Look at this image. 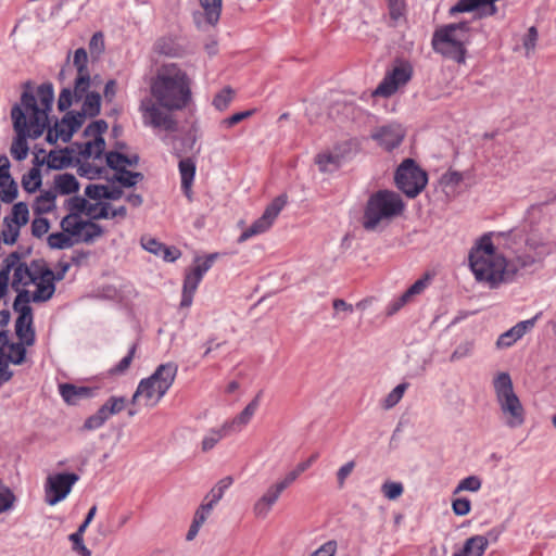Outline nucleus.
Instances as JSON below:
<instances>
[{
    "mask_svg": "<svg viewBox=\"0 0 556 556\" xmlns=\"http://www.w3.org/2000/svg\"><path fill=\"white\" fill-rule=\"evenodd\" d=\"M151 94L155 99L140 105L143 124L155 129L175 132L178 122L172 111L185 109L191 100L190 80L177 64H164L151 84Z\"/></svg>",
    "mask_w": 556,
    "mask_h": 556,
    "instance_id": "1",
    "label": "nucleus"
},
{
    "mask_svg": "<svg viewBox=\"0 0 556 556\" xmlns=\"http://www.w3.org/2000/svg\"><path fill=\"white\" fill-rule=\"evenodd\" d=\"M468 261L475 278L488 283L492 289L533 274L543 263L527 251L519 252L507 260L496 251L492 242V233H484L476 242L470 249Z\"/></svg>",
    "mask_w": 556,
    "mask_h": 556,
    "instance_id": "2",
    "label": "nucleus"
},
{
    "mask_svg": "<svg viewBox=\"0 0 556 556\" xmlns=\"http://www.w3.org/2000/svg\"><path fill=\"white\" fill-rule=\"evenodd\" d=\"M404 210L405 203L399 193L387 189L378 190L366 202L362 226L367 231H376L401 216Z\"/></svg>",
    "mask_w": 556,
    "mask_h": 556,
    "instance_id": "3",
    "label": "nucleus"
},
{
    "mask_svg": "<svg viewBox=\"0 0 556 556\" xmlns=\"http://www.w3.org/2000/svg\"><path fill=\"white\" fill-rule=\"evenodd\" d=\"M469 22L444 25L434 30L431 39L432 49L446 59L464 64L467 45L470 42Z\"/></svg>",
    "mask_w": 556,
    "mask_h": 556,
    "instance_id": "4",
    "label": "nucleus"
},
{
    "mask_svg": "<svg viewBox=\"0 0 556 556\" xmlns=\"http://www.w3.org/2000/svg\"><path fill=\"white\" fill-rule=\"evenodd\" d=\"M37 97L41 108H39L37 104L30 81H26L24 84V91L21 96V105L26 112L30 113L28 122H30L34 128V137H40L48 125V115L52 110L54 100L53 85L51 83L41 84L37 88Z\"/></svg>",
    "mask_w": 556,
    "mask_h": 556,
    "instance_id": "5",
    "label": "nucleus"
},
{
    "mask_svg": "<svg viewBox=\"0 0 556 556\" xmlns=\"http://www.w3.org/2000/svg\"><path fill=\"white\" fill-rule=\"evenodd\" d=\"M177 372L178 365L174 362L159 365L150 377L140 380L131 403L142 399L147 406L156 405L173 386Z\"/></svg>",
    "mask_w": 556,
    "mask_h": 556,
    "instance_id": "6",
    "label": "nucleus"
},
{
    "mask_svg": "<svg viewBox=\"0 0 556 556\" xmlns=\"http://www.w3.org/2000/svg\"><path fill=\"white\" fill-rule=\"evenodd\" d=\"M493 387L504 424L510 429L521 427L526 420V410L514 391L509 374L500 372L493 380Z\"/></svg>",
    "mask_w": 556,
    "mask_h": 556,
    "instance_id": "7",
    "label": "nucleus"
},
{
    "mask_svg": "<svg viewBox=\"0 0 556 556\" xmlns=\"http://www.w3.org/2000/svg\"><path fill=\"white\" fill-rule=\"evenodd\" d=\"M395 185L408 198L417 197L428 182L427 173L414 160L406 159L395 172Z\"/></svg>",
    "mask_w": 556,
    "mask_h": 556,
    "instance_id": "8",
    "label": "nucleus"
},
{
    "mask_svg": "<svg viewBox=\"0 0 556 556\" xmlns=\"http://www.w3.org/2000/svg\"><path fill=\"white\" fill-rule=\"evenodd\" d=\"M11 117L14 130L16 131V138L12 142L10 152L16 161H23L27 157L29 151L27 138L30 137L33 139H37L38 137H34V128L30 122L27 121L25 111L21 105L15 104L12 108Z\"/></svg>",
    "mask_w": 556,
    "mask_h": 556,
    "instance_id": "9",
    "label": "nucleus"
},
{
    "mask_svg": "<svg viewBox=\"0 0 556 556\" xmlns=\"http://www.w3.org/2000/svg\"><path fill=\"white\" fill-rule=\"evenodd\" d=\"M217 253L207 255L203 261L197 258V264L192 269L186 271L182 295L180 301L181 307H190L193 301V295L200 285L204 274L212 267L214 261L217 258Z\"/></svg>",
    "mask_w": 556,
    "mask_h": 556,
    "instance_id": "10",
    "label": "nucleus"
},
{
    "mask_svg": "<svg viewBox=\"0 0 556 556\" xmlns=\"http://www.w3.org/2000/svg\"><path fill=\"white\" fill-rule=\"evenodd\" d=\"M78 480L79 476L74 472H62L49 476L45 485L46 503L53 506L63 501L71 493L72 488Z\"/></svg>",
    "mask_w": 556,
    "mask_h": 556,
    "instance_id": "11",
    "label": "nucleus"
},
{
    "mask_svg": "<svg viewBox=\"0 0 556 556\" xmlns=\"http://www.w3.org/2000/svg\"><path fill=\"white\" fill-rule=\"evenodd\" d=\"M287 203V197L281 194L273 200L265 208L263 215L248 227L239 237L238 242H244L248 239L267 231L277 218Z\"/></svg>",
    "mask_w": 556,
    "mask_h": 556,
    "instance_id": "12",
    "label": "nucleus"
},
{
    "mask_svg": "<svg viewBox=\"0 0 556 556\" xmlns=\"http://www.w3.org/2000/svg\"><path fill=\"white\" fill-rule=\"evenodd\" d=\"M33 267H38L36 276V290L31 300L36 303L50 300L55 292V281L53 280V270L46 266L41 261H33Z\"/></svg>",
    "mask_w": 556,
    "mask_h": 556,
    "instance_id": "13",
    "label": "nucleus"
},
{
    "mask_svg": "<svg viewBox=\"0 0 556 556\" xmlns=\"http://www.w3.org/2000/svg\"><path fill=\"white\" fill-rule=\"evenodd\" d=\"M66 207L74 216L85 213L92 219H108L111 204L109 202L89 203L85 198L74 195L66 201Z\"/></svg>",
    "mask_w": 556,
    "mask_h": 556,
    "instance_id": "14",
    "label": "nucleus"
},
{
    "mask_svg": "<svg viewBox=\"0 0 556 556\" xmlns=\"http://www.w3.org/2000/svg\"><path fill=\"white\" fill-rule=\"evenodd\" d=\"M412 77V70L407 66L394 67L391 72L387 73L384 78L380 81L378 87L372 92V96L390 97L396 92L400 86L405 85Z\"/></svg>",
    "mask_w": 556,
    "mask_h": 556,
    "instance_id": "15",
    "label": "nucleus"
},
{
    "mask_svg": "<svg viewBox=\"0 0 556 556\" xmlns=\"http://www.w3.org/2000/svg\"><path fill=\"white\" fill-rule=\"evenodd\" d=\"M371 137L383 149L392 151L402 143L405 137V129L401 124L392 123L379 127Z\"/></svg>",
    "mask_w": 556,
    "mask_h": 556,
    "instance_id": "16",
    "label": "nucleus"
},
{
    "mask_svg": "<svg viewBox=\"0 0 556 556\" xmlns=\"http://www.w3.org/2000/svg\"><path fill=\"white\" fill-rule=\"evenodd\" d=\"M10 161L7 155H0V200L12 203L18 195L16 181L10 173Z\"/></svg>",
    "mask_w": 556,
    "mask_h": 556,
    "instance_id": "17",
    "label": "nucleus"
},
{
    "mask_svg": "<svg viewBox=\"0 0 556 556\" xmlns=\"http://www.w3.org/2000/svg\"><path fill=\"white\" fill-rule=\"evenodd\" d=\"M15 321L16 336L26 345L35 343V330L33 328V308L30 305H23Z\"/></svg>",
    "mask_w": 556,
    "mask_h": 556,
    "instance_id": "18",
    "label": "nucleus"
},
{
    "mask_svg": "<svg viewBox=\"0 0 556 556\" xmlns=\"http://www.w3.org/2000/svg\"><path fill=\"white\" fill-rule=\"evenodd\" d=\"M262 391L243 408V410L231 420L224 422V430H231V432L241 431L245 427L260 406Z\"/></svg>",
    "mask_w": 556,
    "mask_h": 556,
    "instance_id": "19",
    "label": "nucleus"
},
{
    "mask_svg": "<svg viewBox=\"0 0 556 556\" xmlns=\"http://www.w3.org/2000/svg\"><path fill=\"white\" fill-rule=\"evenodd\" d=\"M59 390L63 400L71 405L77 404L83 399L92 397L97 392V388L75 386L72 383L60 384Z\"/></svg>",
    "mask_w": 556,
    "mask_h": 556,
    "instance_id": "20",
    "label": "nucleus"
},
{
    "mask_svg": "<svg viewBox=\"0 0 556 556\" xmlns=\"http://www.w3.org/2000/svg\"><path fill=\"white\" fill-rule=\"evenodd\" d=\"M497 0H458L455 5L450 9V14L473 12L485 8L484 15H493L496 12L494 3Z\"/></svg>",
    "mask_w": 556,
    "mask_h": 556,
    "instance_id": "21",
    "label": "nucleus"
},
{
    "mask_svg": "<svg viewBox=\"0 0 556 556\" xmlns=\"http://www.w3.org/2000/svg\"><path fill=\"white\" fill-rule=\"evenodd\" d=\"M86 116L80 112L68 111L58 123L61 127L60 135H62L63 142H70L73 135L81 127Z\"/></svg>",
    "mask_w": 556,
    "mask_h": 556,
    "instance_id": "22",
    "label": "nucleus"
},
{
    "mask_svg": "<svg viewBox=\"0 0 556 556\" xmlns=\"http://www.w3.org/2000/svg\"><path fill=\"white\" fill-rule=\"evenodd\" d=\"M281 493L282 491L275 483L271 484L254 504V514L257 517L265 518Z\"/></svg>",
    "mask_w": 556,
    "mask_h": 556,
    "instance_id": "23",
    "label": "nucleus"
},
{
    "mask_svg": "<svg viewBox=\"0 0 556 556\" xmlns=\"http://www.w3.org/2000/svg\"><path fill=\"white\" fill-rule=\"evenodd\" d=\"M37 273L38 267H33V263L30 266H27L26 263L18 265L13 271V278L11 282L12 289L18 290V287H27L33 282H36Z\"/></svg>",
    "mask_w": 556,
    "mask_h": 556,
    "instance_id": "24",
    "label": "nucleus"
},
{
    "mask_svg": "<svg viewBox=\"0 0 556 556\" xmlns=\"http://www.w3.org/2000/svg\"><path fill=\"white\" fill-rule=\"evenodd\" d=\"M489 546V539L484 535H473L465 541L462 549L453 556H483Z\"/></svg>",
    "mask_w": 556,
    "mask_h": 556,
    "instance_id": "25",
    "label": "nucleus"
},
{
    "mask_svg": "<svg viewBox=\"0 0 556 556\" xmlns=\"http://www.w3.org/2000/svg\"><path fill=\"white\" fill-rule=\"evenodd\" d=\"M178 167L181 178V189L185 194L189 197L195 175V162L191 157L181 159Z\"/></svg>",
    "mask_w": 556,
    "mask_h": 556,
    "instance_id": "26",
    "label": "nucleus"
},
{
    "mask_svg": "<svg viewBox=\"0 0 556 556\" xmlns=\"http://www.w3.org/2000/svg\"><path fill=\"white\" fill-rule=\"evenodd\" d=\"M154 51L157 54L176 58L181 55L182 48L173 36L160 37L154 43Z\"/></svg>",
    "mask_w": 556,
    "mask_h": 556,
    "instance_id": "27",
    "label": "nucleus"
},
{
    "mask_svg": "<svg viewBox=\"0 0 556 556\" xmlns=\"http://www.w3.org/2000/svg\"><path fill=\"white\" fill-rule=\"evenodd\" d=\"M56 193L53 190L41 192L33 204L34 213L37 215L48 214L55 208Z\"/></svg>",
    "mask_w": 556,
    "mask_h": 556,
    "instance_id": "28",
    "label": "nucleus"
},
{
    "mask_svg": "<svg viewBox=\"0 0 556 556\" xmlns=\"http://www.w3.org/2000/svg\"><path fill=\"white\" fill-rule=\"evenodd\" d=\"M55 188L61 194H72L78 191L79 182L73 174H60L54 178Z\"/></svg>",
    "mask_w": 556,
    "mask_h": 556,
    "instance_id": "29",
    "label": "nucleus"
},
{
    "mask_svg": "<svg viewBox=\"0 0 556 556\" xmlns=\"http://www.w3.org/2000/svg\"><path fill=\"white\" fill-rule=\"evenodd\" d=\"M29 220V210L25 202H17L13 205L10 216L3 218V223H12L18 227L25 226Z\"/></svg>",
    "mask_w": 556,
    "mask_h": 556,
    "instance_id": "30",
    "label": "nucleus"
},
{
    "mask_svg": "<svg viewBox=\"0 0 556 556\" xmlns=\"http://www.w3.org/2000/svg\"><path fill=\"white\" fill-rule=\"evenodd\" d=\"M84 102L80 113L85 116L94 117L99 115L101 109V96L99 92L91 91L84 96Z\"/></svg>",
    "mask_w": 556,
    "mask_h": 556,
    "instance_id": "31",
    "label": "nucleus"
},
{
    "mask_svg": "<svg viewBox=\"0 0 556 556\" xmlns=\"http://www.w3.org/2000/svg\"><path fill=\"white\" fill-rule=\"evenodd\" d=\"M84 225L85 220L80 219L79 216H74V214H67L61 220L62 230L74 239H77L78 235L81 233Z\"/></svg>",
    "mask_w": 556,
    "mask_h": 556,
    "instance_id": "32",
    "label": "nucleus"
},
{
    "mask_svg": "<svg viewBox=\"0 0 556 556\" xmlns=\"http://www.w3.org/2000/svg\"><path fill=\"white\" fill-rule=\"evenodd\" d=\"M525 251L531 253L541 262H543L545 256L549 254L547 244L541 238H536L534 236L527 238Z\"/></svg>",
    "mask_w": 556,
    "mask_h": 556,
    "instance_id": "33",
    "label": "nucleus"
},
{
    "mask_svg": "<svg viewBox=\"0 0 556 556\" xmlns=\"http://www.w3.org/2000/svg\"><path fill=\"white\" fill-rule=\"evenodd\" d=\"M76 242H78V240L72 238L64 231L50 233L47 238V243L49 248L53 250L70 249Z\"/></svg>",
    "mask_w": 556,
    "mask_h": 556,
    "instance_id": "34",
    "label": "nucleus"
},
{
    "mask_svg": "<svg viewBox=\"0 0 556 556\" xmlns=\"http://www.w3.org/2000/svg\"><path fill=\"white\" fill-rule=\"evenodd\" d=\"M204 10L206 22L211 25L217 24L222 12V0H200Z\"/></svg>",
    "mask_w": 556,
    "mask_h": 556,
    "instance_id": "35",
    "label": "nucleus"
},
{
    "mask_svg": "<svg viewBox=\"0 0 556 556\" xmlns=\"http://www.w3.org/2000/svg\"><path fill=\"white\" fill-rule=\"evenodd\" d=\"M42 184V177L39 168H30L22 177V187L27 193L36 192Z\"/></svg>",
    "mask_w": 556,
    "mask_h": 556,
    "instance_id": "36",
    "label": "nucleus"
},
{
    "mask_svg": "<svg viewBox=\"0 0 556 556\" xmlns=\"http://www.w3.org/2000/svg\"><path fill=\"white\" fill-rule=\"evenodd\" d=\"M102 235L103 229L99 224H96L91 220H85L84 229L81 233L78 235L76 240H78V242L81 241L85 243H91Z\"/></svg>",
    "mask_w": 556,
    "mask_h": 556,
    "instance_id": "37",
    "label": "nucleus"
},
{
    "mask_svg": "<svg viewBox=\"0 0 556 556\" xmlns=\"http://www.w3.org/2000/svg\"><path fill=\"white\" fill-rule=\"evenodd\" d=\"M233 483V479L227 476L219 480L216 485L204 497V501L211 502L214 506L222 500L225 491Z\"/></svg>",
    "mask_w": 556,
    "mask_h": 556,
    "instance_id": "38",
    "label": "nucleus"
},
{
    "mask_svg": "<svg viewBox=\"0 0 556 556\" xmlns=\"http://www.w3.org/2000/svg\"><path fill=\"white\" fill-rule=\"evenodd\" d=\"M523 336L520 332L517 325L513 326L507 331L503 332L496 340V348L497 349H508L514 345L515 342H517L519 339H521Z\"/></svg>",
    "mask_w": 556,
    "mask_h": 556,
    "instance_id": "39",
    "label": "nucleus"
},
{
    "mask_svg": "<svg viewBox=\"0 0 556 556\" xmlns=\"http://www.w3.org/2000/svg\"><path fill=\"white\" fill-rule=\"evenodd\" d=\"M73 156L68 153L50 151L48 154L47 164L49 168L62 169L71 165Z\"/></svg>",
    "mask_w": 556,
    "mask_h": 556,
    "instance_id": "40",
    "label": "nucleus"
},
{
    "mask_svg": "<svg viewBox=\"0 0 556 556\" xmlns=\"http://www.w3.org/2000/svg\"><path fill=\"white\" fill-rule=\"evenodd\" d=\"M231 433V430H224V425L219 429H212L202 440V451L212 450L224 437Z\"/></svg>",
    "mask_w": 556,
    "mask_h": 556,
    "instance_id": "41",
    "label": "nucleus"
},
{
    "mask_svg": "<svg viewBox=\"0 0 556 556\" xmlns=\"http://www.w3.org/2000/svg\"><path fill=\"white\" fill-rule=\"evenodd\" d=\"M143 179V174L139 172H130L128 169H123L121 173H116L110 180L117 181L123 187H134L139 180Z\"/></svg>",
    "mask_w": 556,
    "mask_h": 556,
    "instance_id": "42",
    "label": "nucleus"
},
{
    "mask_svg": "<svg viewBox=\"0 0 556 556\" xmlns=\"http://www.w3.org/2000/svg\"><path fill=\"white\" fill-rule=\"evenodd\" d=\"M316 164L320 172H332L339 167V156L331 153H319L316 156Z\"/></svg>",
    "mask_w": 556,
    "mask_h": 556,
    "instance_id": "43",
    "label": "nucleus"
},
{
    "mask_svg": "<svg viewBox=\"0 0 556 556\" xmlns=\"http://www.w3.org/2000/svg\"><path fill=\"white\" fill-rule=\"evenodd\" d=\"M15 501L12 490L0 480V514L11 510Z\"/></svg>",
    "mask_w": 556,
    "mask_h": 556,
    "instance_id": "44",
    "label": "nucleus"
},
{
    "mask_svg": "<svg viewBox=\"0 0 556 556\" xmlns=\"http://www.w3.org/2000/svg\"><path fill=\"white\" fill-rule=\"evenodd\" d=\"M127 399L125 396H111L101 406L105 415L110 418L112 415L121 413L126 407Z\"/></svg>",
    "mask_w": 556,
    "mask_h": 556,
    "instance_id": "45",
    "label": "nucleus"
},
{
    "mask_svg": "<svg viewBox=\"0 0 556 556\" xmlns=\"http://www.w3.org/2000/svg\"><path fill=\"white\" fill-rule=\"evenodd\" d=\"M91 85V78L89 74H77L74 84V98L76 101H80L84 96L88 94V89Z\"/></svg>",
    "mask_w": 556,
    "mask_h": 556,
    "instance_id": "46",
    "label": "nucleus"
},
{
    "mask_svg": "<svg viewBox=\"0 0 556 556\" xmlns=\"http://www.w3.org/2000/svg\"><path fill=\"white\" fill-rule=\"evenodd\" d=\"M408 388L407 382L397 384L384 399L383 407L389 409L394 407L403 397L404 392Z\"/></svg>",
    "mask_w": 556,
    "mask_h": 556,
    "instance_id": "47",
    "label": "nucleus"
},
{
    "mask_svg": "<svg viewBox=\"0 0 556 556\" xmlns=\"http://www.w3.org/2000/svg\"><path fill=\"white\" fill-rule=\"evenodd\" d=\"M137 350V344H132L128 350L126 356H124L114 367L110 369L111 375H123L125 374L134 359L135 353Z\"/></svg>",
    "mask_w": 556,
    "mask_h": 556,
    "instance_id": "48",
    "label": "nucleus"
},
{
    "mask_svg": "<svg viewBox=\"0 0 556 556\" xmlns=\"http://www.w3.org/2000/svg\"><path fill=\"white\" fill-rule=\"evenodd\" d=\"M25 343L23 341L11 343L9 345L10 354L8 355V359L14 365H21L26 357V349Z\"/></svg>",
    "mask_w": 556,
    "mask_h": 556,
    "instance_id": "49",
    "label": "nucleus"
},
{
    "mask_svg": "<svg viewBox=\"0 0 556 556\" xmlns=\"http://www.w3.org/2000/svg\"><path fill=\"white\" fill-rule=\"evenodd\" d=\"M84 534L80 531L70 534L68 540L72 542V549L80 556H91V551L84 543Z\"/></svg>",
    "mask_w": 556,
    "mask_h": 556,
    "instance_id": "50",
    "label": "nucleus"
},
{
    "mask_svg": "<svg viewBox=\"0 0 556 556\" xmlns=\"http://www.w3.org/2000/svg\"><path fill=\"white\" fill-rule=\"evenodd\" d=\"M109 419L105 415V410L101 409V407L91 416H89L84 422V429L86 430H96L104 425V422Z\"/></svg>",
    "mask_w": 556,
    "mask_h": 556,
    "instance_id": "51",
    "label": "nucleus"
},
{
    "mask_svg": "<svg viewBox=\"0 0 556 556\" xmlns=\"http://www.w3.org/2000/svg\"><path fill=\"white\" fill-rule=\"evenodd\" d=\"M481 479L477 476H469L464 478L459 481L458 485L456 486L454 494L459 493L462 491H470V492H477L481 488Z\"/></svg>",
    "mask_w": 556,
    "mask_h": 556,
    "instance_id": "52",
    "label": "nucleus"
},
{
    "mask_svg": "<svg viewBox=\"0 0 556 556\" xmlns=\"http://www.w3.org/2000/svg\"><path fill=\"white\" fill-rule=\"evenodd\" d=\"M64 153L78 154L84 159H89L92 155L91 144L88 142H73L70 147L63 150Z\"/></svg>",
    "mask_w": 556,
    "mask_h": 556,
    "instance_id": "53",
    "label": "nucleus"
},
{
    "mask_svg": "<svg viewBox=\"0 0 556 556\" xmlns=\"http://www.w3.org/2000/svg\"><path fill=\"white\" fill-rule=\"evenodd\" d=\"M24 264L21 262V255L18 252H12L9 254L2 262V267L0 268V273L2 276H8L10 278L11 270H15V267Z\"/></svg>",
    "mask_w": 556,
    "mask_h": 556,
    "instance_id": "54",
    "label": "nucleus"
},
{
    "mask_svg": "<svg viewBox=\"0 0 556 556\" xmlns=\"http://www.w3.org/2000/svg\"><path fill=\"white\" fill-rule=\"evenodd\" d=\"M381 491L388 500H396L403 494L404 488L401 482L387 481L382 484Z\"/></svg>",
    "mask_w": 556,
    "mask_h": 556,
    "instance_id": "55",
    "label": "nucleus"
},
{
    "mask_svg": "<svg viewBox=\"0 0 556 556\" xmlns=\"http://www.w3.org/2000/svg\"><path fill=\"white\" fill-rule=\"evenodd\" d=\"M73 64L77 70V74H89L88 55L85 48H78L74 53Z\"/></svg>",
    "mask_w": 556,
    "mask_h": 556,
    "instance_id": "56",
    "label": "nucleus"
},
{
    "mask_svg": "<svg viewBox=\"0 0 556 556\" xmlns=\"http://www.w3.org/2000/svg\"><path fill=\"white\" fill-rule=\"evenodd\" d=\"M232 96H233V91L231 88L227 87V88H224L222 91H219L215 97H214V100H213V105L219 110V111H223L225 110L229 103L231 102L232 100Z\"/></svg>",
    "mask_w": 556,
    "mask_h": 556,
    "instance_id": "57",
    "label": "nucleus"
},
{
    "mask_svg": "<svg viewBox=\"0 0 556 556\" xmlns=\"http://www.w3.org/2000/svg\"><path fill=\"white\" fill-rule=\"evenodd\" d=\"M4 228L2 229L1 237L5 244H14L20 236L18 226L8 222L3 223Z\"/></svg>",
    "mask_w": 556,
    "mask_h": 556,
    "instance_id": "58",
    "label": "nucleus"
},
{
    "mask_svg": "<svg viewBox=\"0 0 556 556\" xmlns=\"http://www.w3.org/2000/svg\"><path fill=\"white\" fill-rule=\"evenodd\" d=\"M50 223L46 217H37L31 222V235L36 238H41L48 232Z\"/></svg>",
    "mask_w": 556,
    "mask_h": 556,
    "instance_id": "59",
    "label": "nucleus"
},
{
    "mask_svg": "<svg viewBox=\"0 0 556 556\" xmlns=\"http://www.w3.org/2000/svg\"><path fill=\"white\" fill-rule=\"evenodd\" d=\"M452 509L456 516H466L471 509V502L467 497H457L452 502Z\"/></svg>",
    "mask_w": 556,
    "mask_h": 556,
    "instance_id": "60",
    "label": "nucleus"
},
{
    "mask_svg": "<svg viewBox=\"0 0 556 556\" xmlns=\"http://www.w3.org/2000/svg\"><path fill=\"white\" fill-rule=\"evenodd\" d=\"M106 164L110 168L116 170V173H121L125 169L123 166L124 154L121 152L111 151L106 153Z\"/></svg>",
    "mask_w": 556,
    "mask_h": 556,
    "instance_id": "61",
    "label": "nucleus"
},
{
    "mask_svg": "<svg viewBox=\"0 0 556 556\" xmlns=\"http://www.w3.org/2000/svg\"><path fill=\"white\" fill-rule=\"evenodd\" d=\"M213 507H214V505L211 502L204 501V503H202L199 506V508L197 509L192 521H194L198 525L202 526L206 521V519H207L208 515L211 514Z\"/></svg>",
    "mask_w": 556,
    "mask_h": 556,
    "instance_id": "62",
    "label": "nucleus"
},
{
    "mask_svg": "<svg viewBox=\"0 0 556 556\" xmlns=\"http://www.w3.org/2000/svg\"><path fill=\"white\" fill-rule=\"evenodd\" d=\"M472 349H473V344L471 342L460 343L454 350V352L451 354L450 361L456 362V361L463 359L465 357H468L471 354Z\"/></svg>",
    "mask_w": 556,
    "mask_h": 556,
    "instance_id": "63",
    "label": "nucleus"
},
{
    "mask_svg": "<svg viewBox=\"0 0 556 556\" xmlns=\"http://www.w3.org/2000/svg\"><path fill=\"white\" fill-rule=\"evenodd\" d=\"M104 48L103 34L101 31L94 33L89 41L90 53L99 55L104 51Z\"/></svg>",
    "mask_w": 556,
    "mask_h": 556,
    "instance_id": "64",
    "label": "nucleus"
}]
</instances>
